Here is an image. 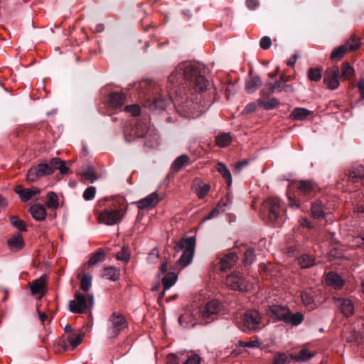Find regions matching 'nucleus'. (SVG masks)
Masks as SVG:
<instances>
[{"mask_svg": "<svg viewBox=\"0 0 364 364\" xmlns=\"http://www.w3.org/2000/svg\"><path fill=\"white\" fill-rule=\"evenodd\" d=\"M124 110L131 113L132 116H138L140 114V107L137 105L127 106Z\"/></svg>", "mask_w": 364, "mask_h": 364, "instance_id": "13d9d810", "label": "nucleus"}, {"mask_svg": "<svg viewBox=\"0 0 364 364\" xmlns=\"http://www.w3.org/2000/svg\"><path fill=\"white\" fill-rule=\"evenodd\" d=\"M105 258V252L103 251V250L100 249L92 255L88 261V264L90 266H94L97 263L104 261Z\"/></svg>", "mask_w": 364, "mask_h": 364, "instance_id": "58836bf2", "label": "nucleus"}, {"mask_svg": "<svg viewBox=\"0 0 364 364\" xmlns=\"http://www.w3.org/2000/svg\"><path fill=\"white\" fill-rule=\"evenodd\" d=\"M304 319V314L301 312L292 313L289 309L287 314L284 322L291 326H299Z\"/></svg>", "mask_w": 364, "mask_h": 364, "instance_id": "5701e85b", "label": "nucleus"}, {"mask_svg": "<svg viewBox=\"0 0 364 364\" xmlns=\"http://www.w3.org/2000/svg\"><path fill=\"white\" fill-rule=\"evenodd\" d=\"M272 45L271 38L269 36H264L261 38L259 46L263 50H267Z\"/></svg>", "mask_w": 364, "mask_h": 364, "instance_id": "bf43d9fd", "label": "nucleus"}, {"mask_svg": "<svg viewBox=\"0 0 364 364\" xmlns=\"http://www.w3.org/2000/svg\"><path fill=\"white\" fill-rule=\"evenodd\" d=\"M30 213L33 218L37 221H43L46 218L47 212L44 205L36 203L31 206Z\"/></svg>", "mask_w": 364, "mask_h": 364, "instance_id": "4be33fe9", "label": "nucleus"}, {"mask_svg": "<svg viewBox=\"0 0 364 364\" xmlns=\"http://www.w3.org/2000/svg\"><path fill=\"white\" fill-rule=\"evenodd\" d=\"M125 214L126 208L123 205L107 208L99 213L98 221L106 225H114L119 223Z\"/></svg>", "mask_w": 364, "mask_h": 364, "instance_id": "20e7f679", "label": "nucleus"}, {"mask_svg": "<svg viewBox=\"0 0 364 364\" xmlns=\"http://www.w3.org/2000/svg\"><path fill=\"white\" fill-rule=\"evenodd\" d=\"M255 255L254 249L252 248H247L246 249L245 253H244V258L242 260V262L245 265H249L252 264V262L255 261Z\"/></svg>", "mask_w": 364, "mask_h": 364, "instance_id": "c03bdc74", "label": "nucleus"}, {"mask_svg": "<svg viewBox=\"0 0 364 364\" xmlns=\"http://www.w3.org/2000/svg\"><path fill=\"white\" fill-rule=\"evenodd\" d=\"M238 345L243 347H248V348H259L261 345V343L259 340H254L249 342H243V341H239Z\"/></svg>", "mask_w": 364, "mask_h": 364, "instance_id": "6e6d98bb", "label": "nucleus"}, {"mask_svg": "<svg viewBox=\"0 0 364 364\" xmlns=\"http://www.w3.org/2000/svg\"><path fill=\"white\" fill-rule=\"evenodd\" d=\"M96 193V188L94 186H90L85 189L83 193V198L85 200H92Z\"/></svg>", "mask_w": 364, "mask_h": 364, "instance_id": "603ef678", "label": "nucleus"}, {"mask_svg": "<svg viewBox=\"0 0 364 364\" xmlns=\"http://www.w3.org/2000/svg\"><path fill=\"white\" fill-rule=\"evenodd\" d=\"M177 279L178 277L175 272H168L162 278L161 282L164 286V291L161 293L162 296L166 290L168 289L176 282Z\"/></svg>", "mask_w": 364, "mask_h": 364, "instance_id": "cd10ccee", "label": "nucleus"}, {"mask_svg": "<svg viewBox=\"0 0 364 364\" xmlns=\"http://www.w3.org/2000/svg\"><path fill=\"white\" fill-rule=\"evenodd\" d=\"M216 169L222 174L225 179L228 178V169L224 164L218 163L216 166Z\"/></svg>", "mask_w": 364, "mask_h": 364, "instance_id": "0e129e2a", "label": "nucleus"}, {"mask_svg": "<svg viewBox=\"0 0 364 364\" xmlns=\"http://www.w3.org/2000/svg\"><path fill=\"white\" fill-rule=\"evenodd\" d=\"M311 217L314 219L325 218L326 215V208L320 199L316 200L311 206Z\"/></svg>", "mask_w": 364, "mask_h": 364, "instance_id": "aec40b11", "label": "nucleus"}, {"mask_svg": "<svg viewBox=\"0 0 364 364\" xmlns=\"http://www.w3.org/2000/svg\"><path fill=\"white\" fill-rule=\"evenodd\" d=\"M119 275L120 271L116 267H109L103 269L102 277L107 279L116 281L119 279Z\"/></svg>", "mask_w": 364, "mask_h": 364, "instance_id": "c756f323", "label": "nucleus"}, {"mask_svg": "<svg viewBox=\"0 0 364 364\" xmlns=\"http://www.w3.org/2000/svg\"><path fill=\"white\" fill-rule=\"evenodd\" d=\"M321 70L318 68H311L308 70V78L314 82H318L321 79Z\"/></svg>", "mask_w": 364, "mask_h": 364, "instance_id": "37998d69", "label": "nucleus"}, {"mask_svg": "<svg viewBox=\"0 0 364 364\" xmlns=\"http://www.w3.org/2000/svg\"><path fill=\"white\" fill-rule=\"evenodd\" d=\"M216 144L220 147H225L228 145V134L218 135L215 139Z\"/></svg>", "mask_w": 364, "mask_h": 364, "instance_id": "864d4df0", "label": "nucleus"}, {"mask_svg": "<svg viewBox=\"0 0 364 364\" xmlns=\"http://www.w3.org/2000/svg\"><path fill=\"white\" fill-rule=\"evenodd\" d=\"M289 312V309L286 306L279 305H272L269 307V316L277 321H284L287 314Z\"/></svg>", "mask_w": 364, "mask_h": 364, "instance_id": "dca6fc26", "label": "nucleus"}, {"mask_svg": "<svg viewBox=\"0 0 364 364\" xmlns=\"http://www.w3.org/2000/svg\"><path fill=\"white\" fill-rule=\"evenodd\" d=\"M238 259L237 253L235 250L229 252V267L234 264Z\"/></svg>", "mask_w": 364, "mask_h": 364, "instance_id": "69168bd1", "label": "nucleus"}, {"mask_svg": "<svg viewBox=\"0 0 364 364\" xmlns=\"http://www.w3.org/2000/svg\"><path fill=\"white\" fill-rule=\"evenodd\" d=\"M300 296L305 306L311 305L314 302V296L309 292L302 291Z\"/></svg>", "mask_w": 364, "mask_h": 364, "instance_id": "3c124183", "label": "nucleus"}, {"mask_svg": "<svg viewBox=\"0 0 364 364\" xmlns=\"http://www.w3.org/2000/svg\"><path fill=\"white\" fill-rule=\"evenodd\" d=\"M226 201L222 200L220 201L215 208H214L212 211L205 216L201 221V223H204L207 220H209L213 218L218 216L221 213H224L226 208Z\"/></svg>", "mask_w": 364, "mask_h": 364, "instance_id": "a878e982", "label": "nucleus"}, {"mask_svg": "<svg viewBox=\"0 0 364 364\" xmlns=\"http://www.w3.org/2000/svg\"><path fill=\"white\" fill-rule=\"evenodd\" d=\"M262 210L271 223H279L282 218L281 202L277 198H269L262 203Z\"/></svg>", "mask_w": 364, "mask_h": 364, "instance_id": "423d86ee", "label": "nucleus"}, {"mask_svg": "<svg viewBox=\"0 0 364 364\" xmlns=\"http://www.w3.org/2000/svg\"><path fill=\"white\" fill-rule=\"evenodd\" d=\"M299 224L303 228H307L309 229L313 228V225L311 224V223L306 218H301L299 220Z\"/></svg>", "mask_w": 364, "mask_h": 364, "instance_id": "338daca9", "label": "nucleus"}, {"mask_svg": "<svg viewBox=\"0 0 364 364\" xmlns=\"http://www.w3.org/2000/svg\"><path fill=\"white\" fill-rule=\"evenodd\" d=\"M261 85V79L258 76H254L247 80L245 88L248 92H253L257 90Z\"/></svg>", "mask_w": 364, "mask_h": 364, "instance_id": "72a5a7b5", "label": "nucleus"}, {"mask_svg": "<svg viewBox=\"0 0 364 364\" xmlns=\"http://www.w3.org/2000/svg\"><path fill=\"white\" fill-rule=\"evenodd\" d=\"M267 86L269 87L270 93L274 92H286L291 93L294 92V89L291 85H287L282 82V81L277 80L274 84L267 83Z\"/></svg>", "mask_w": 364, "mask_h": 364, "instance_id": "6ab92c4d", "label": "nucleus"}, {"mask_svg": "<svg viewBox=\"0 0 364 364\" xmlns=\"http://www.w3.org/2000/svg\"><path fill=\"white\" fill-rule=\"evenodd\" d=\"M341 75L340 78L343 80L350 79L355 74L354 68L348 62L341 64Z\"/></svg>", "mask_w": 364, "mask_h": 364, "instance_id": "2f4dec72", "label": "nucleus"}, {"mask_svg": "<svg viewBox=\"0 0 364 364\" xmlns=\"http://www.w3.org/2000/svg\"><path fill=\"white\" fill-rule=\"evenodd\" d=\"M196 248V238L190 237L179 240L174 249L176 252H182V255L177 261L176 264L183 269L192 262Z\"/></svg>", "mask_w": 364, "mask_h": 364, "instance_id": "7ed1b4c3", "label": "nucleus"}, {"mask_svg": "<svg viewBox=\"0 0 364 364\" xmlns=\"http://www.w3.org/2000/svg\"><path fill=\"white\" fill-rule=\"evenodd\" d=\"M221 304L218 300L208 302L200 311L202 320L205 323L211 322L213 316L220 311Z\"/></svg>", "mask_w": 364, "mask_h": 364, "instance_id": "9b49d317", "label": "nucleus"}, {"mask_svg": "<svg viewBox=\"0 0 364 364\" xmlns=\"http://www.w3.org/2000/svg\"><path fill=\"white\" fill-rule=\"evenodd\" d=\"M257 103L259 107H262L266 110L274 109L277 107L279 104L278 100L274 97L270 99L269 101H264L262 99H258Z\"/></svg>", "mask_w": 364, "mask_h": 364, "instance_id": "4c0bfd02", "label": "nucleus"}, {"mask_svg": "<svg viewBox=\"0 0 364 364\" xmlns=\"http://www.w3.org/2000/svg\"><path fill=\"white\" fill-rule=\"evenodd\" d=\"M55 169H58L62 174L68 172V167L60 158H53L49 164L42 163L32 166L27 172L26 180L33 183L46 176L52 174Z\"/></svg>", "mask_w": 364, "mask_h": 364, "instance_id": "f03ea898", "label": "nucleus"}, {"mask_svg": "<svg viewBox=\"0 0 364 364\" xmlns=\"http://www.w3.org/2000/svg\"><path fill=\"white\" fill-rule=\"evenodd\" d=\"M117 259L127 262L129 260V254L125 248H123L117 254Z\"/></svg>", "mask_w": 364, "mask_h": 364, "instance_id": "052dcab7", "label": "nucleus"}, {"mask_svg": "<svg viewBox=\"0 0 364 364\" xmlns=\"http://www.w3.org/2000/svg\"><path fill=\"white\" fill-rule=\"evenodd\" d=\"M93 304V296H89V301L86 296L80 293L76 292L75 299L69 302V310L75 314H82L85 312L90 306Z\"/></svg>", "mask_w": 364, "mask_h": 364, "instance_id": "6e6552de", "label": "nucleus"}, {"mask_svg": "<svg viewBox=\"0 0 364 364\" xmlns=\"http://www.w3.org/2000/svg\"><path fill=\"white\" fill-rule=\"evenodd\" d=\"M326 282L328 285L333 286L336 288L342 287L344 283L341 277L335 272H329L326 275Z\"/></svg>", "mask_w": 364, "mask_h": 364, "instance_id": "bb28decb", "label": "nucleus"}, {"mask_svg": "<svg viewBox=\"0 0 364 364\" xmlns=\"http://www.w3.org/2000/svg\"><path fill=\"white\" fill-rule=\"evenodd\" d=\"M358 87L362 100H364V79H360L358 83Z\"/></svg>", "mask_w": 364, "mask_h": 364, "instance_id": "774afa93", "label": "nucleus"}, {"mask_svg": "<svg viewBox=\"0 0 364 364\" xmlns=\"http://www.w3.org/2000/svg\"><path fill=\"white\" fill-rule=\"evenodd\" d=\"M195 185L198 186V188H196V193L200 199L203 198L208 194L210 188L209 184L203 183L200 179L195 181Z\"/></svg>", "mask_w": 364, "mask_h": 364, "instance_id": "473e14b6", "label": "nucleus"}, {"mask_svg": "<svg viewBox=\"0 0 364 364\" xmlns=\"http://www.w3.org/2000/svg\"><path fill=\"white\" fill-rule=\"evenodd\" d=\"M127 326L128 323L125 317L119 313L114 312L107 321L105 331L106 336L110 339L115 338Z\"/></svg>", "mask_w": 364, "mask_h": 364, "instance_id": "39448f33", "label": "nucleus"}, {"mask_svg": "<svg viewBox=\"0 0 364 364\" xmlns=\"http://www.w3.org/2000/svg\"><path fill=\"white\" fill-rule=\"evenodd\" d=\"M287 355L285 353H279L274 356L272 364H286Z\"/></svg>", "mask_w": 364, "mask_h": 364, "instance_id": "4d7b16f0", "label": "nucleus"}, {"mask_svg": "<svg viewBox=\"0 0 364 364\" xmlns=\"http://www.w3.org/2000/svg\"><path fill=\"white\" fill-rule=\"evenodd\" d=\"M229 287L232 290L247 291L252 288V284L247 282L239 272L229 274Z\"/></svg>", "mask_w": 364, "mask_h": 364, "instance_id": "9d476101", "label": "nucleus"}, {"mask_svg": "<svg viewBox=\"0 0 364 364\" xmlns=\"http://www.w3.org/2000/svg\"><path fill=\"white\" fill-rule=\"evenodd\" d=\"M9 221L11 225L17 228L19 231L26 232L27 230L25 222L20 220L17 216H11Z\"/></svg>", "mask_w": 364, "mask_h": 364, "instance_id": "79ce46f5", "label": "nucleus"}, {"mask_svg": "<svg viewBox=\"0 0 364 364\" xmlns=\"http://www.w3.org/2000/svg\"><path fill=\"white\" fill-rule=\"evenodd\" d=\"M184 364H200V358L196 354H191L188 356Z\"/></svg>", "mask_w": 364, "mask_h": 364, "instance_id": "e2e57ef3", "label": "nucleus"}, {"mask_svg": "<svg viewBox=\"0 0 364 364\" xmlns=\"http://www.w3.org/2000/svg\"><path fill=\"white\" fill-rule=\"evenodd\" d=\"M178 321L183 328L193 327L196 325L193 316L190 311L183 314L178 318Z\"/></svg>", "mask_w": 364, "mask_h": 364, "instance_id": "c85d7f7f", "label": "nucleus"}, {"mask_svg": "<svg viewBox=\"0 0 364 364\" xmlns=\"http://www.w3.org/2000/svg\"><path fill=\"white\" fill-rule=\"evenodd\" d=\"M7 245L10 251L17 252L24 247V240L21 234L18 233L12 235L7 240Z\"/></svg>", "mask_w": 364, "mask_h": 364, "instance_id": "a211bd4d", "label": "nucleus"}, {"mask_svg": "<svg viewBox=\"0 0 364 364\" xmlns=\"http://www.w3.org/2000/svg\"><path fill=\"white\" fill-rule=\"evenodd\" d=\"M344 45H348V50L354 51L357 50L360 46V39L355 36H353L351 38L347 41Z\"/></svg>", "mask_w": 364, "mask_h": 364, "instance_id": "de8ad7c7", "label": "nucleus"}, {"mask_svg": "<svg viewBox=\"0 0 364 364\" xmlns=\"http://www.w3.org/2000/svg\"><path fill=\"white\" fill-rule=\"evenodd\" d=\"M297 190L304 197H311L319 192L318 186L311 181H300L297 186Z\"/></svg>", "mask_w": 364, "mask_h": 364, "instance_id": "f8f14e48", "label": "nucleus"}, {"mask_svg": "<svg viewBox=\"0 0 364 364\" xmlns=\"http://www.w3.org/2000/svg\"><path fill=\"white\" fill-rule=\"evenodd\" d=\"M348 51V45H342L338 48L333 50L331 55V58L333 60L338 61L340 60L345 53Z\"/></svg>", "mask_w": 364, "mask_h": 364, "instance_id": "a19ab883", "label": "nucleus"}, {"mask_svg": "<svg viewBox=\"0 0 364 364\" xmlns=\"http://www.w3.org/2000/svg\"><path fill=\"white\" fill-rule=\"evenodd\" d=\"M364 176V171L363 167L352 169L349 171L348 175V180L356 183Z\"/></svg>", "mask_w": 364, "mask_h": 364, "instance_id": "c9c22d12", "label": "nucleus"}, {"mask_svg": "<svg viewBox=\"0 0 364 364\" xmlns=\"http://www.w3.org/2000/svg\"><path fill=\"white\" fill-rule=\"evenodd\" d=\"M82 338V334H78L75 336L73 335H69L67 338V340L68 343L73 346V348H76L81 343Z\"/></svg>", "mask_w": 364, "mask_h": 364, "instance_id": "09e8293b", "label": "nucleus"}, {"mask_svg": "<svg viewBox=\"0 0 364 364\" xmlns=\"http://www.w3.org/2000/svg\"><path fill=\"white\" fill-rule=\"evenodd\" d=\"M340 69L338 66H332L326 70L323 75V83L330 90L338 87Z\"/></svg>", "mask_w": 364, "mask_h": 364, "instance_id": "1a4fd4ad", "label": "nucleus"}, {"mask_svg": "<svg viewBox=\"0 0 364 364\" xmlns=\"http://www.w3.org/2000/svg\"><path fill=\"white\" fill-rule=\"evenodd\" d=\"M262 321V316L257 310H247L242 315L244 331H259L261 328L260 324Z\"/></svg>", "mask_w": 364, "mask_h": 364, "instance_id": "0eeeda50", "label": "nucleus"}, {"mask_svg": "<svg viewBox=\"0 0 364 364\" xmlns=\"http://www.w3.org/2000/svg\"><path fill=\"white\" fill-rule=\"evenodd\" d=\"M189 157L186 154H182L177 157L172 163L171 168L173 171H179L188 161Z\"/></svg>", "mask_w": 364, "mask_h": 364, "instance_id": "7c9ffc66", "label": "nucleus"}, {"mask_svg": "<svg viewBox=\"0 0 364 364\" xmlns=\"http://www.w3.org/2000/svg\"><path fill=\"white\" fill-rule=\"evenodd\" d=\"M85 180L89 181L90 183H93L98 179L97 173L92 169L87 170L83 173Z\"/></svg>", "mask_w": 364, "mask_h": 364, "instance_id": "5fc2aeb1", "label": "nucleus"}, {"mask_svg": "<svg viewBox=\"0 0 364 364\" xmlns=\"http://www.w3.org/2000/svg\"><path fill=\"white\" fill-rule=\"evenodd\" d=\"M32 294H44L46 287V276H41L38 279L33 281L31 284Z\"/></svg>", "mask_w": 364, "mask_h": 364, "instance_id": "412c9836", "label": "nucleus"}, {"mask_svg": "<svg viewBox=\"0 0 364 364\" xmlns=\"http://www.w3.org/2000/svg\"><path fill=\"white\" fill-rule=\"evenodd\" d=\"M80 288L84 291H87L92 285V276L90 274H84L80 279Z\"/></svg>", "mask_w": 364, "mask_h": 364, "instance_id": "49530a36", "label": "nucleus"}, {"mask_svg": "<svg viewBox=\"0 0 364 364\" xmlns=\"http://www.w3.org/2000/svg\"><path fill=\"white\" fill-rule=\"evenodd\" d=\"M336 306L340 309L346 317L351 316L354 313V305L353 301L346 298H335Z\"/></svg>", "mask_w": 364, "mask_h": 364, "instance_id": "4468645a", "label": "nucleus"}, {"mask_svg": "<svg viewBox=\"0 0 364 364\" xmlns=\"http://www.w3.org/2000/svg\"><path fill=\"white\" fill-rule=\"evenodd\" d=\"M314 355V353H310L308 350L301 349L297 355H291V358L296 361L304 362L311 359Z\"/></svg>", "mask_w": 364, "mask_h": 364, "instance_id": "e433bc0d", "label": "nucleus"}, {"mask_svg": "<svg viewBox=\"0 0 364 364\" xmlns=\"http://www.w3.org/2000/svg\"><path fill=\"white\" fill-rule=\"evenodd\" d=\"M206 68L199 63L184 62L180 63L168 77L171 83H175L179 79L183 78L188 82H193L196 91L203 92L206 90L208 81L205 77Z\"/></svg>", "mask_w": 364, "mask_h": 364, "instance_id": "f257e3e1", "label": "nucleus"}, {"mask_svg": "<svg viewBox=\"0 0 364 364\" xmlns=\"http://www.w3.org/2000/svg\"><path fill=\"white\" fill-rule=\"evenodd\" d=\"M214 272L220 274L225 273L228 269V253L225 251L217 255L212 263Z\"/></svg>", "mask_w": 364, "mask_h": 364, "instance_id": "2eb2a0df", "label": "nucleus"}, {"mask_svg": "<svg viewBox=\"0 0 364 364\" xmlns=\"http://www.w3.org/2000/svg\"><path fill=\"white\" fill-rule=\"evenodd\" d=\"M170 100L159 97L154 100L151 107L155 109H164L169 104Z\"/></svg>", "mask_w": 364, "mask_h": 364, "instance_id": "a18cd8bd", "label": "nucleus"}, {"mask_svg": "<svg viewBox=\"0 0 364 364\" xmlns=\"http://www.w3.org/2000/svg\"><path fill=\"white\" fill-rule=\"evenodd\" d=\"M160 199L156 192H154L146 197L139 200L137 202V207L139 209H146L151 208L154 207L159 202Z\"/></svg>", "mask_w": 364, "mask_h": 364, "instance_id": "f3484780", "label": "nucleus"}, {"mask_svg": "<svg viewBox=\"0 0 364 364\" xmlns=\"http://www.w3.org/2000/svg\"><path fill=\"white\" fill-rule=\"evenodd\" d=\"M248 164H249V161L247 159H245L241 161H238L237 163H236L235 164L233 171L235 173H240V171H242V169L244 167H245L246 166H247Z\"/></svg>", "mask_w": 364, "mask_h": 364, "instance_id": "680f3d73", "label": "nucleus"}, {"mask_svg": "<svg viewBox=\"0 0 364 364\" xmlns=\"http://www.w3.org/2000/svg\"><path fill=\"white\" fill-rule=\"evenodd\" d=\"M15 192L19 196L21 201L25 203L34 199L36 196L41 193V190L35 186L29 188H24L21 186H17L15 188Z\"/></svg>", "mask_w": 364, "mask_h": 364, "instance_id": "ddd939ff", "label": "nucleus"}, {"mask_svg": "<svg viewBox=\"0 0 364 364\" xmlns=\"http://www.w3.org/2000/svg\"><path fill=\"white\" fill-rule=\"evenodd\" d=\"M125 99L126 96L124 93L113 92L109 95V105L113 108H119L124 104Z\"/></svg>", "mask_w": 364, "mask_h": 364, "instance_id": "b1692460", "label": "nucleus"}, {"mask_svg": "<svg viewBox=\"0 0 364 364\" xmlns=\"http://www.w3.org/2000/svg\"><path fill=\"white\" fill-rule=\"evenodd\" d=\"M313 112L306 108H295L290 114L289 117L293 120L302 121L306 119L308 116L311 115Z\"/></svg>", "mask_w": 364, "mask_h": 364, "instance_id": "393cba45", "label": "nucleus"}, {"mask_svg": "<svg viewBox=\"0 0 364 364\" xmlns=\"http://www.w3.org/2000/svg\"><path fill=\"white\" fill-rule=\"evenodd\" d=\"M148 132V128L145 124L138 123L135 127V134L138 138L143 137Z\"/></svg>", "mask_w": 364, "mask_h": 364, "instance_id": "8fccbe9b", "label": "nucleus"}, {"mask_svg": "<svg viewBox=\"0 0 364 364\" xmlns=\"http://www.w3.org/2000/svg\"><path fill=\"white\" fill-rule=\"evenodd\" d=\"M298 262L303 269L309 268L315 264L314 259L309 255H303L298 258Z\"/></svg>", "mask_w": 364, "mask_h": 364, "instance_id": "ea45409f", "label": "nucleus"}, {"mask_svg": "<svg viewBox=\"0 0 364 364\" xmlns=\"http://www.w3.org/2000/svg\"><path fill=\"white\" fill-rule=\"evenodd\" d=\"M46 205L48 208L56 210L59 207L58 197L55 193L50 191L47 194Z\"/></svg>", "mask_w": 364, "mask_h": 364, "instance_id": "f704fd0d", "label": "nucleus"}]
</instances>
